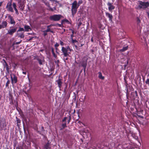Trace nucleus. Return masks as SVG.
Listing matches in <instances>:
<instances>
[{"label": "nucleus", "instance_id": "obj_28", "mask_svg": "<svg viewBox=\"0 0 149 149\" xmlns=\"http://www.w3.org/2000/svg\"><path fill=\"white\" fill-rule=\"evenodd\" d=\"M86 63L85 62V63L82 64V66L84 67L85 68H86Z\"/></svg>", "mask_w": 149, "mask_h": 149}, {"label": "nucleus", "instance_id": "obj_35", "mask_svg": "<svg viewBox=\"0 0 149 149\" xmlns=\"http://www.w3.org/2000/svg\"><path fill=\"white\" fill-rule=\"evenodd\" d=\"M128 62H129L128 60V59H127V64L124 65L125 67H126V66L128 64Z\"/></svg>", "mask_w": 149, "mask_h": 149}, {"label": "nucleus", "instance_id": "obj_23", "mask_svg": "<svg viewBox=\"0 0 149 149\" xmlns=\"http://www.w3.org/2000/svg\"><path fill=\"white\" fill-rule=\"evenodd\" d=\"M24 30V29L23 28H20L17 31V32L20 31H23Z\"/></svg>", "mask_w": 149, "mask_h": 149}, {"label": "nucleus", "instance_id": "obj_8", "mask_svg": "<svg viewBox=\"0 0 149 149\" xmlns=\"http://www.w3.org/2000/svg\"><path fill=\"white\" fill-rule=\"evenodd\" d=\"M107 5L108 6L109 10L112 12V10L115 8V7L110 2H108Z\"/></svg>", "mask_w": 149, "mask_h": 149}, {"label": "nucleus", "instance_id": "obj_29", "mask_svg": "<svg viewBox=\"0 0 149 149\" xmlns=\"http://www.w3.org/2000/svg\"><path fill=\"white\" fill-rule=\"evenodd\" d=\"M19 37L21 38H23L24 37V35L23 34H22L20 35L19 36Z\"/></svg>", "mask_w": 149, "mask_h": 149}, {"label": "nucleus", "instance_id": "obj_43", "mask_svg": "<svg viewBox=\"0 0 149 149\" xmlns=\"http://www.w3.org/2000/svg\"><path fill=\"white\" fill-rule=\"evenodd\" d=\"M2 2H0V6H1L2 5Z\"/></svg>", "mask_w": 149, "mask_h": 149}, {"label": "nucleus", "instance_id": "obj_22", "mask_svg": "<svg viewBox=\"0 0 149 149\" xmlns=\"http://www.w3.org/2000/svg\"><path fill=\"white\" fill-rule=\"evenodd\" d=\"M38 61L40 65H42V64L43 61H42L41 59H39L38 60Z\"/></svg>", "mask_w": 149, "mask_h": 149}, {"label": "nucleus", "instance_id": "obj_9", "mask_svg": "<svg viewBox=\"0 0 149 149\" xmlns=\"http://www.w3.org/2000/svg\"><path fill=\"white\" fill-rule=\"evenodd\" d=\"M56 82L57 83L58 87L60 88L61 87V86L62 84V79L60 78L59 77L58 79L56 80Z\"/></svg>", "mask_w": 149, "mask_h": 149}, {"label": "nucleus", "instance_id": "obj_21", "mask_svg": "<svg viewBox=\"0 0 149 149\" xmlns=\"http://www.w3.org/2000/svg\"><path fill=\"white\" fill-rule=\"evenodd\" d=\"M82 3L83 1L82 0H80L78 1V3H77V5L79 6Z\"/></svg>", "mask_w": 149, "mask_h": 149}, {"label": "nucleus", "instance_id": "obj_51", "mask_svg": "<svg viewBox=\"0 0 149 149\" xmlns=\"http://www.w3.org/2000/svg\"><path fill=\"white\" fill-rule=\"evenodd\" d=\"M23 7L22 8V9L23 10Z\"/></svg>", "mask_w": 149, "mask_h": 149}, {"label": "nucleus", "instance_id": "obj_50", "mask_svg": "<svg viewBox=\"0 0 149 149\" xmlns=\"http://www.w3.org/2000/svg\"><path fill=\"white\" fill-rule=\"evenodd\" d=\"M54 8V9L55 10V9H56L55 8Z\"/></svg>", "mask_w": 149, "mask_h": 149}, {"label": "nucleus", "instance_id": "obj_52", "mask_svg": "<svg viewBox=\"0 0 149 149\" xmlns=\"http://www.w3.org/2000/svg\"><path fill=\"white\" fill-rule=\"evenodd\" d=\"M132 136H133V137H134V136H133V135H132Z\"/></svg>", "mask_w": 149, "mask_h": 149}, {"label": "nucleus", "instance_id": "obj_25", "mask_svg": "<svg viewBox=\"0 0 149 149\" xmlns=\"http://www.w3.org/2000/svg\"><path fill=\"white\" fill-rule=\"evenodd\" d=\"M59 46V44L57 43H56L55 45V47H56V50L57 49V47H58Z\"/></svg>", "mask_w": 149, "mask_h": 149}, {"label": "nucleus", "instance_id": "obj_17", "mask_svg": "<svg viewBox=\"0 0 149 149\" xmlns=\"http://www.w3.org/2000/svg\"><path fill=\"white\" fill-rule=\"evenodd\" d=\"M50 26H51V25L48 26H47L48 29L44 31V32H48L50 31V32H53L52 31H51L50 28H49V27Z\"/></svg>", "mask_w": 149, "mask_h": 149}, {"label": "nucleus", "instance_id": "obj_7", "mask_svg": "<svg viewBox=\"0 0 149 149\" xmlns=\"http://www.w3.org/2000/svg\"><path fill=\"white\" fill-rule=\"evenodd\" d=\"M11 78L12 84L13 83H16L17 81V77L15 74L11 75Z\"/></svg>", "mask_w": 149, "mask_h": 149}, {"label": "nucleus", "instance_id": "obj_3", "mask_svg": "<svg viewBox=\"0 0 149 149\" xmlns=\"http://www.w3.org/2000/svg\"><path fill=\"white\" fill-rule=\"evenodd\" d=\"M138 7L140 8L145 9L149 6V3L148 2H142L141 1H138Z\"/></svg>", "mask_w": 149, "mask_h": 149}, {"label": "nucleus", "instance_id": "obj_1", "mask_svg": "<svg viewBox=\"0 0 149 149\" xmlns=\"http://www.w3.org/2000/svg\"><path fill=\"white\" fill-rule=\"evenodd\" d=\"M72 50L69 46L66 47H62L61 48L62 52L65 57H67L69 56V54L70 53V52Z\"/></svg>", "mask_w": 149, "mask_h": 149}, {"label": "nucleus", "instance_id": "obj_20", "mask_svg": "<svg viewBox=\"0 0 149 149\" xmlns=\"http://www.w3.org/2000/svg\"><path fill=\"white\" fill-rule=\"evenodd\" d=\"M17 125L18 126L20 123L21 120L16 117Z\"/></svg>", "mask_w": 149, "mask_h": 149}, {"label": "nucleus", "instance_id": "obj_2", "mask_svg": "<svg viewBox=\"0 0 149 149\" xmlns=\"http://www.w3.org/2000/svg\"><path fill=\"white\" fill-rule=\"evenodd\" d=\"M72 5L71 11L72 15L73 16L76 13L77 8L79 6L77 5V2L76 1H74L72 3Z\"/></svg>", "mask_w": 149, "mask_h": 149}, {"label": "nucleus", "instance_id": "obj_10", "mask_svg": "<svg viewBox=\"0 0 149 149\" xmlns=\"http://www.w3.org/2000/svg\"><path fill=\"white\" fill-rule=\"evenodd\" d=\"M105 14L106 17L109 18V21L111 22L112 21V19L113 18V16L110 13L107 12L105 13Z\"/></svg>", "mask_w": 149, "mask_h": 149}, {"label": "nucleus", "instance_id": "obj_41", "mask_svg": "<svg viewBox=\"0 0 149 149\" xmlns=\"http://www.w3.org/2000/svg\"><path fill=\"white\" fill-rule=\"evenodd\" d=\"M24 74H26V72H22Z\"/></svg>", "mask_w": 149, "mask_h": 149}, {"label": "nucleus", "instance_id": "obj_42", "mask_svg": "<svg viewBox=\"0 0 149 149\" xmlns=\"http://www.w3.org/2000/svg\"><path fill=\"white\" fill-rule=\"evenodd\" d=\"M134 138L135 139H137L138 138V137H137V136H135Z\"/></svg>", "mask_w": 149, "mask_h": 149}, {"label": "nucleus", "instance_id": "obj_31", "mask_svg": "<svg viewBox=\"0 0 149 149\" xmlns=\"http://www.w3.org/2000/svg\"><path fill=\"white\" fill-rule=\"evenodd\" d=\"M9 83H10L9 81L8 80L7 81V82L6 83V86L7 87V86H8V85L9 84Z\"/></svg>", "mask_w": 149, "mask_h": 149}, {"label": "nucleus", "instance_id": "obj_4", "mask_svg": "<svg viewBox=\"0 0 149 149\" xmlns=\"http://www.w3.org/2000/svg\"><path fill=\"white\" fill-rule=\"evenodd\" d=\"M62 17L60 15H54L50 17L51 20L54 21H58Z\"/></svg>", "mask_w": 149, "mask_h": 149}, {"label": "nucleus", "instance_id": "obj_15", "mask_svg": "<svg viewBox=\"0 0 149 149\" xmlns=\"http://www.w3.org/2000/svg\"><path fill=\"white\" fill-rule=\"evenodd\" d=\"M45 148L46 149H51L50 144L49 143H47L46 144L45 146Z\"/></svg>", "mask_w": 149, "mask_h": 149}, {"label": "nucleus", "instance_id": "obj_44", "mask_svg": "<svg viewBox=\"0 0 149 149\" xmlns=\"http://www.w3.org/2000/svg\"><path fill=\"white\" fill-rule=\"evenodd\" d=\"M50 10H51L52 11H53V9L52 8H50Z\"/></svg>", "mask_w": 149, "mask_h": 149}, {"label": "nucleus", "instance_id": "obj_14", "mask_svg": "<svg viewBox=\"0 0 149 149\" xmlns=\"http://www.w3.org/2000/svg\"><path fill=\"white\" fill-rule=\"evenodd\" d=\"M13 7L15 10V11L16 13V14H17V15H18L19 14V13L18 11L17 10L16 8V4L15 3H13Z\"/></svg>", "mask_w": 149, "mask_h": 149}, {"label": "nucleus", "instance_id": "obj_39", "mask_svg": "<svg viewBox=\"0 0 149 149\" xmlns=\"http://www.w3.org/2000/svg\"><path fill=\"white\" fill-rule=\"evenodd\" d=\"M71 31H72V35H73V34H74V31H73V30H72V29H71Z\"/></svg>", "mask_w": 149, "mask_h": 149}, {"label": "nucleus", "instance_id": "obj_19", "mask_svg": "<svg viewBox=\"0 0 149 149\" xmlns=\"http://www.w3.org/2000/svg\"><path fill=\"white\" fill-rule=\"evenodd\" d=\"M24 28L26 31H28L30 29V27L28 26H24Z\"/></svg>", "mask_w": 149, "mask_h": 149}, {"label": "nucleus", "instance_id": "obj_38", "mask_svg": "<svg viewBox=\"0 0 149 149\" xmlns=\"http://www.w3.org/2000/svg\"><path fill=\"white\" fill-rule=\"evenodd\" d=\"M140 20L138 18L137 19V22L138 23H139L140 22Z\"/></svg>", "mask_w": 149, "mask_h": 149}, {"label": "nucleus", "instance_id": "obj_30", "mask_svg": "<svg viewBox=\"0 0 149 149\" xmlns=\"http://www.w3.org/2000/svg\"><path fill=\"white\" fill-rule=\"evenodd\" d=\"M146 83L147 84H149V79H147L146 81Z\"/></svg>", "mask_w": 149, "mask_h": 149}, {"label": "nucleus", "instance_id": "obj_40", "mask_svg": "<svg viewBox=\"0 0 149 149\" xmlns=\"http://www.w3.org/2000/svg\"><path fill=\"white\" fill-rule=\"evenodd\" d=\"M70 120V118H69L68 120V123H69Z\"/></svg>", "mask_w": 149, "mask_h": 149}, {"label": "nucleus", "instance_id": "obj_24", "mask_svg": "<svg viewBox=\"0 0 149 149\" xmlns=\"http://www.w3.org/2000/svg\"><path fill=\"white\" fill-rule=\"evenodd\" d=\"M62 24H56L55 25H55L56 26H58L59 27H61L62 26Z\"/></svg>", "mask_w": 149, "mask_h": 149}, {"label": "nucleus", "instance_id": "obj_6", "mask_svg": "<svg viewBox=\"0 0 149 149\" xmlns=\"http://www.w3.org/2000/svg\"><path fill=\"white\" fill-rule=\"evenodd\" d=\"M6 8L7 10L12 12H13V9L12 7V4L10 2L8 3L6 6Z\"/></svg>", "mask_w": 149, "mask_h": 149}, {"label": "nucleus", "instance_id": "obj_33", "mask_svg": "<svg viewBox=\"0 0 149 149\" xmlns=\"http://www.w3.org/2000/svg\"><path fill=\"white\" fill-rule=\"evenodd\" d=\"M67 117H65L63 119V120H62V121L63 122H65V121H66V119H67Z\"/></svg>", "mask_w": 149, "mask_h": 149}, {"label": "nucleus", "instance_id": "obj_27", "mask_svg": "<svg viewBox=\"0 0 149 149\" xmlns=\"http://www.w3.org/2000/svg\"><path fill=\"white\" fill-rule=\"evenodd\" d=\"M60 43L61 45V46H63L64 44V43L61 40L60 41Z\"/></svg>", "mask_w": 149, "mask_h": 149}, {"label": "nucleus", "instance_id": "obj_37", "mask_svg": "<svg viewBox=\"0 0 149 149\" xmlns=\"http://www.w3.org/2000/svg\"><path fill=\"white\" fill-rule=\"evenodd\" d=\"M52 54H53V53H54V49L53 48L52 49Z\"/></svg>", "mask_w": 149, "mask_h": 149}, {"label": "nucleus", "instance_id": "obj_46", "mask_svg": "<svg viewBox=\"0 0 149 149\" xmlns=\"http://www.w3.org/2000/svg\"><path fill=\"white\" fill-rule=\"evenodd\" d=\"M76 41L75 40H73V42H76Z\"/></svg>", "mask_w": 149, "mask_h": 149}, {"label": "nucleus", "instance_id": "obj_13", "mask_svg": "<svg viewBox=\"0 0 149 149\" xmlns=\"http://www.w3.org/2000/svg\"><path fill=\"white\" fill-rule=\"evenodd\" d=\"M6 126V124L5 122H3L1 124L0 126V130H2Z\"/></svg>", "mask_w": 149, "mask_h": 149}, {"label": "nucleus", "instance_id": "obj_36", "mask_svg": "<svg viewBox=\"0 0 149 149\" xmlns=\"http://www.w3.org/2000/svg\"><path fill=\"white\" fill-rule=\"evenodd\" d=\"M44 32V36H46L47 35V32Z\"/></svg>", "mask_w": 149, "mask_h": 149}, {"label": "nucleus", "instance_id": "obj_12", "mask_svg": "<svg viewBox=\"0 0 149 149\" xmlns=\"http://www.w3.org/2000/svg\"><path fill=\"white\" fill-rule=\"evenodd\" d=\"M9 18L10 19V23L11 24H14L15 22L14 21V19H13V17L11 16H9Z\"/></svg>", "mask_w": 149, "mask_h": 149}, {"label": "nucleus", "instance_id": "obj_48", "mask_svg": "<svg viewBox=\"0 0 149 149\" xmlns=\"http://www.w3.org/2000/svg\"><path fill=\"white\" fill-rule=\"evenodd\" d=\"M5 63H6V64H7V63H6V62L5 61Z\"/></svg>", "mask_w": 149, "mask_h": 149}, {"label": "nucleus", "instance_id": "obj_49", "mask_svg": "<svg viewBox=\"0 0 149 149\" xmlns=\"http://www.w3.org/2000/svg\"><path fill=\"white\" fill-rule=\"evenodd\" d=\"M65 59L67 60L68 59V58H66Z\"/></svg>", "mask_w": 149, "mask_h": 149}, {"label": "nucleus", "instance_id": "obj_34", "mask_svg": "<svg viewBox=\"0 0 149 149\" xmlns=\"http://www.w3.org/2000/svg\"><path fill=\"white\" fill-rule=\"evenodd\" d=\"M21 42V40H20V41L19 42H17L15 43V44H17V45H18V44H20V42Z\"/></svg>", "mask_w": 149, "mask_h": 149}, {"label": "nucleus", "instance_id": "obj_45", "mask_svg": "<svg viewBox=\"0 0 149 149\" xmlns=\"http://www.w3.org/2000/svg\"><path fill=\"white\" fill-rule=\"evenodd\" d=\"M91 41H92V42H93V38H92L91 39Z\"/></svg>", "mask_w": 149, "mask_h": 149}, {"label": "nucleus", "instance_id": "obj_11", "mask_svg": "<svg viewBox=\"0 0 149 149\" xmlns=\"http://www.w3.org/2000/svg\"><path fill=\"white\" fill-rule=\"evenodd\" d=\"M0 24L1 25L3 28H4L7 26L8 23L6 21H3L1 24Z\"/></svg>", "mask_w": 149, "mask_h": 149}, {"label": "nucleus", "instance_id": "obj_26", "mask_svg": "<svg viewBox=\"0 0 149 149\" xmlns=\"http://www.w3.org/2000/svg\"><path fill=\"white\" fill-rule=\"evenodd\" d=\"M62 126L63 127V128H64L65 127H66V124L65 123L64 124H62Z\"/></svg>", "mask_w": 149, "mask_h": 149}, {"label": "nucleus", "instance_id": "obj_5", "mask_svg": "<svg viewBox=\"0 0 149 149\" xmlns=\"http://www.w3.org/2000/svg\"><path fill=\"white\" fill-rule=\"evenodd\" d=\"M17 27H10V29L8 30L7 34H9L10 35H13L17 31Z\"/></svg>", "mask_w": 149, "mask_h": 149}, {"label": "nucleus", "instance_id": "obj_16", "mask_svg": "<svg viewBox=\"0 0 149 149\" xmlns=\"http://www.w3.org/2000/svg\"><path fill=\"white\" fill-rule=\"evenodd\" d=\"M98 74H99L98 77L100 79H104V76H102L101 72H98Z\"/></svg>", "mask_w": 149, "mask_h": 149}, {"label": "nucleus", "instance_id": "obj_18", "mask_svg": "<svg viewBox=\"0 0 149 149\" xmlns=\"http://www.w3.org/2000/svg\"><path fill=\"white\" fill-rule=\"evenodd\" d=\"M127 47L128 46L124 47L122 49H121L120 51L122 52H124L127 50Z\"/></svg>", "mask_w": 149, "mask_h": 149}, {"label": "nucleus", "instance_id": "obj_32", "mask_svg": "<svg viewBox=\"0 0 149 149\" xmlns=\"http://www.w3.org/2000/svg\"><path fill=\"white\" fill-rule=\"evenodd\" d=\"M52 54L53 55L54 57V58H56L57 57V56L55 54V53H53V54Z\"/></svg>", "mask_w": 149, "mask_h": 149}, {"label": "nucleus", "instance_id": "obj_47", "mask_svg": "<svg viewBox=\"0 0 149 149\" xmlns=\"http://www.w3.org/2000/svg\"><path fill=\"white\" fill-rule=\"evenodd\" d=\"M83 45L81 44V47H82L83 46Z\"/></svg>", "mask_w": 149, "mask_h": 149}]
</instances>
